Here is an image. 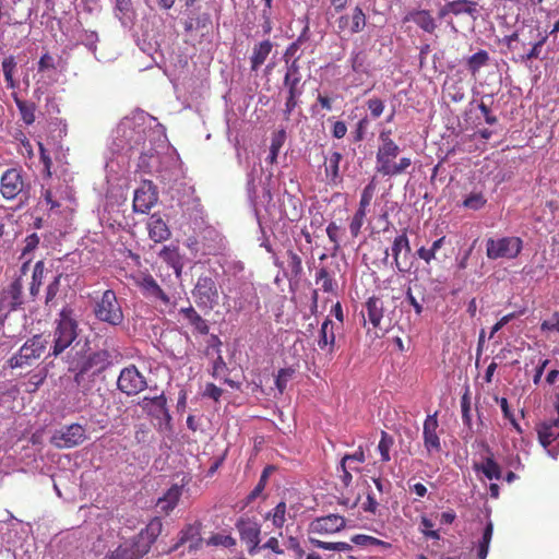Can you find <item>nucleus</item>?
Here are the masks:
<instances>
[{
  "label": "nucleus",
  "instance_id": "7ed1b4c3",
  "mask_svg": "<svg viewBox=\"0 0 559 559\" xmlns=\"http://www.w3.org/2000/svg\"><path fill=\"white\" fill-rule=\"evenodd\" d=\"M78 331L79 323L74 311L68 307L63 308L56 320L53 346L49 355L57 357L67 348L72 347L73 342L78 337Z\"/></svg>",
  "mask_w": 559,
  "mask_h": 559
},
{
  "label": "nucleus",
  "instance_id": "20e7f679",
  "mask_svg": "<svg viewBox=\"0 0 559 559\" xmlns=\"http://www.w3.org/2000/svg\"><path fill=\"white\" fill-rule=\"evenodd\" d=\"M94 314L99 321L114 326L122 323V308L114 290L107 289L103 293L102 297L95 302Z\"/></svg>",
  "mask_w": 559,
  "mask_h": 559
},
{
  "label": "nucleus",
  "instance_id": "72a5a7b5",
  "mask_svg": "<svg viewBox=\"0 0 559 559\" xmlns=\"http://www.w3.org/2000/svg\"><path fill=\"white\" fill-rule=\"evenodd\" d=\"M180 313L200 334L209 333V325L206 321L195 311L193 307L182 308L180 309Z\"/></svg>",
  "mask_w": 559,
  "mask_h": 559
},
{
  "label": "nucleus",
  "instance_id": "a19ab883",
  "mask_svg": "<svg viewBox=\"0 0 559 559\" xmlns=\"http://www.w3.org/2000/svg\"><path fill=\"white\" fill-rule=\"evenodd\" d=\"M487 203V198L481 191H472L468 193L462 202L463 207L478 211L483 209Z\"/></svg>",
  "mask_w": 559,
  "mask_h": 559
},
{
  "label": "nucleus",
  "instance_id": "ea45409f",
  "mask_svg": "<svg viewBox=\"0 0 559 559\" xmlns=\"http://www.w3.org/2000/svg\"><path fill=\"white\" fill-rule=\"evenodd\" d=\"M286 132L284 130H280L272 136L270 153L266 157V162L270 164H275L277 160L278 153L285 142Z\"/></svg>",
  "mask_w": 559,
  "mask_h": 559
},
{
  "label": "nucleus",
  "instance_id": "473e14b6",
  "mask_svg": "<svg viewBox=\"0 0 559 559\" xmlns=\"http://www.w3.org/2000/svg\"><path fill=\"white\" fill-rule=\"evenodd\" d=\"M474 468L476 472H481L490 480H499L502 476L501 467L491 456L485 457L480 464H475Z\"/></svg>",
  "mask_w": 559,
  "mask_h": 559
},
{
  "label": "nucleus",
  "instance_id": "c03bdc74",
  "mask_svg": "<svg viewBox=\"0 0 559 559\" xmlns=\"http://www.w3.org/2000/svg\"><path fill=\"white\" fill-rule=\"evenodd\" d=\"M394 444V438L385 431L381 432V439L378 443V451L381 455L382 462H389L391 460L390 451Z\"/></svg>",
  "mask_w": 559,
  "mask_h": 559
},
{
  "label": "nucleus",
  "instance_id": "9d476101",
  "mask_svg": "<svg viewBox=\"0 0 559 559\" xmlns=\"http://www.w3.org/2000/svg\"><path fill=\"white\" fill-rule=\"evenodd\" d=\"M118 389L128 396L135 395L147 388L145 377L134 365H130L120 371L117 380Z\"/></svg>",
  "mask_w": 559,
  "mask_h": 559
},
{
  "label": "nucleus",
  "instance_id": "338daca9",
  "mask_svg": "<svg viewBox=\"0 0 559 559\" xmlns=\"http://www.w3.org/2000/svg\"><path fill=\"white\" fill-rule=\"evenodd\" d=\"M348 464L344 463L343 460L340 462V466L337 467V472L340 473V479L345 488H348L353 481V476L350 473Z\"/></svg>",
  "mask_w": 559,
  "mask_h": 559
},
{
  "label": "nucleus",
  "instance_id": "aec40b11",
  "mask_svg": "<svg viewBox=\"0 0 559 559\" xmlns=\"http://www.w3.org/2000/svg\"><path fill=\"white\" fill-rule=\"evenodd\" d=\"M139 405L144 412L156 418L163 417L167 421L171 418L166 407V397L163 393L154 397L145 396L139 402Z\"/></svg>",
  "mask_w": 559,
  "mask_h": 559
},
{
  "label": "nucleus",
  "instance_id": "69168bd1",
  "mask_svg": "<svg viewBox=\"0 0 559 559\" xmlns=\"http://www.w3.org/2000/svg\"><path fill=\"white\" fill-rule=\"evenodd\" d=\"M193 539L200 540L199 531L197 527L189 525L186 530L181 532L179 542L174 546V549H177L180 545Z\"/></svg>",
  "mask_w": 559,
  "mask_h": 559
},
{
  "label": "nucleus",
  "instance_id": "052dcab7",
  "mask_svg": "<svg viewBox=\"0 0 559 559\" xmlns=\"http://www.w3.org/2000/svg\"><path fill=\"white\" fill-rule=\"evenodd\" d=\"M294 371L292 369H281L275 379V386L280 394H283L287 386V382L290 380Z\"/></svg>",
  "mask_w": 559,
  "mask_h": 559
},
{
  "label": "nucleus",
  "instance_id": "4c0bfd02",
  "mask_svg": "<svg viewBox=\"0 0 559 559\" xmlns=\"http://www.w3.org/2000/svg\"><path fill=\"white\" fill-rule=\"evenodd\" d=\"M44 277H45V263H44V261H38L34 265V270H33V274H32V283H31V287H29V294L33 298H36L38 296Z\"/></svg>",
  "mask_w": 559,
  "mask_h": 559
},
{
  "label": "nucleus",
  "instance_id": "6ab92c4d",
  "mask_svg": "<svg viewBox=\"0 0 559 559\" xmlns=\"http://www.w3.org/2000/svg\"><path fill=\"white\" fill-rule=\"evenodd\" d=\"M148 237L154 242H163L170 238L171 231L158 213L152 214L146 223Z\"/></svg>",
  "mask_w": 559,
  "mask_h": 559
},
{
  "label": "nucleus",
  "instance_id": "1a4fd4ad",
  "mask_svg": "<svg viewBox=\"0 0 559 559\" xmlns=\"http://www.w3.org/2000/svg\"><path fill=\"white\" fill-rule=\"evenodd\" d=\"M192 294L197 305L203 309L212 310L218 304V289L210 276H200Z\"/></svg>",
  "mask_w": 559,
  "mask_h": 559
},
{
  "label": "nucleus",
  "instance_id": "58836bf2",
  "mask_svg": "<svg viewBox=\"0 0 559 559\" xmlns=\"http://www.w3.org/2000/svg\"><path fill=\"white\" fill-rule=\"evenodd\" d=\"M287 506L284 501L278 502L266 515V520H271L276 528H282L286 522Z\"/></svg>",
  "mask_w": 559,
  "mask_h": 559
},
{
  "label": "nucleus",
  "instance_id": "9b49d317",
  "mask_svg": "<svg viewBox=\"0 0 559 559\" xmlns=\"http://www.w3.org/2000/svg\"><path fill=\"white\" fill-rule=\"evenodd\" d=\"M367 24V16L364 10L356 5L349 13H345L340 15L336 21V29L335 33L337 35L342 34H358L364 31Z\"/></svg>",
  "mask_w": 559,
  "mask_h": 559
},
{
  "label": "nucleus",
  "instance_id": "6e6d98bb",
  "mask_svg": "<svg viewBox=\"0 0 559 559\" xmlns=\"http://www.w3.org/2000/svg\"><path fill=\"white\" fill-rule=\"evenodd\" d=\"M62 274H57L53 280L48 284L46 289L45 304L49 305L56 298L59 293Z\"/></svg>",
  "mask_w": 559,
  "mask_h": 559
},
{
  "label": "nucleus",
  "instance_id": "cd10ccee",
  "mask_svg": "<svg viewBox=\"0 0 559 559\" xmlns=\"http://www.w3.org/2000/svg\"><path fill=\"white\" fill-rule=\"evenodd\" d=\"M159 258L174 269L177 276L181 274L183 262L177 246H165L158 253Z\"/></svg>",
  "mask_w": 559,
  "mask_h": 559
},
{
  "label": "nucleus",
  "instance_id": "a18cd8bd",
  "mask_svg": "<svg viewBox=\"0 0 559 559\" xmlns=\"http://www.w3.org/2000/svg\"><path fill=\"white\" fill-rule=\"evenodd\" d=\"M16 106L20 110L23 121L26 124H32L35 121V109L34 103L15 99Z\"/></svg>",
  "mask_w": 559,
  "mask_h": 559
},
{
  "label": "nucleus",
  "instance_id": "2eb2a0df",
  "mask_svg": "<svg viewBox=\"0 0 559 559\" xmlns=\"http://www.w3.org/2000/svg\"><path fill=\"white\" fill-rule=\"evenodd\" d=\"M135 283L144 297L152 299L153 301H159L164 305L170 304L169 296L160 288L151 274L143 273L139 275Z\"/></svg>",
  "mask_w": 559,
  "mask_h": 559
},
{
  "label": "nucleus",
  "instance_id": "4d7b16f0",
  "mask_svg": "<svg viewBox=\"0 0 559 559\" xmlns=\"http://www.w3.org/2000/svg\"><path fill=\"white\" fill-rule=\"evenodd\" d=\"M461 411L463 424L472 429L471 399L467 392L461 399Z\"/></svg>",
  "mask_w": 559,
  "mask_h": 559
},
{
  "label": "nucleus",
  "instance_id": "603ef678",
  "mask_svg": "<svg viewBox=\"0 0 559 559\" xmlns=\"http://www.w3.org/2000/svg\"><path fill=\"white\" fill-rule=\"evenodd\" d=\"M270 469H271V467H266L262 472L258 484L255 485V487L252 489V491L247 497V504H249L252 501H254L262 493V491L264 490L266 481H267V478H269V471Z\"/></svg>",
  "mask_w": 559,
  "mask_h": 559
},
{
  "label": "nucleus",
  "instance_id": "393cba45",
  "mask_svg": "<svg viewBox=\"0 0 559 559\" xmlns=\"http://www.w3.org/2000/svg\"><path fill=\"white\" fill-rule=\"evenodd\" d=\"M163 530V523L158 518H154L145 528L135 536L141 545H146L147 551H150L152 545L155 543Z\"/></svg>",
  "mask_w": 559,
  "mask_h": 559
},
{
  "label": "nucleus",
  "instance_id": "412c9836",
  "mask_svg": "<svg viewBox=\"0 0 559 559\" xmlns=\"http://www.w3.org/2000/svg\"><path fill=\"white\" fill-rule=\"evenodd\" d=\"M147 552L146 545H141L134 537L131 543H126L117 547L111 552L109 559H141Z\"/></svg>",
  "mask_w": 559,
  "mask_h": 559
},
{
  "label": "nucleus",
  "instance_id": "7c9ffc66",
  "mask_svg": "<svg viewBox=\"0 0 559 559\" xmlns=\"http://www.w3.org/2000/svg\"><path fill=\"white\" fill-rule=\"evenodd\" d=\"M403 250L406 253L411 252L409 240L405 233L395 237L393 240V245H392V255H393L394 264H395V267L400 272H406L408 270L406 267H403L402 263L400 262V254Z\"/></svg>",
  "mask_w": 559,
  "mask_h": 559
},
{
  "label": "nucleus",
  "instance_id": "c756f323",
  "mask_svg": "<svg viewBox=\"0 0 559 559\" xmlns=\"http://www.w3.org/2000/svg\"><path fill=\"white\" fill-rule=\"evenodd\" d=\"M181 497V487L178 485L171 486L166 493L158 499L156 506L160 511L168 513L175 509Z\"/></svg>",
  "mask_w": 559,
  "mask_h": 559
},
{
  "label": "nucleus",
  "instance_id": "bf43d9fd",
  "mask_svg": "<svg viewBox=\"0 0 559 559\" xmlns=\"http://www.w3.org/2000/svg\"><path fill=\"white\" fill-rule=\"evenodd\" d=\"M288 270L290 271L292 275L295 277L299 276L302 272V263L301 258L293 252H288V260H287Z\"/></svg>",
  "mask_w": 559,
  "mask_h": 559
},
{
  "label": "nucleus",
  "instance_id": "f8f14e48",
  "mask_svg": "<svg viewBox=\"0 0 559 559\" xmlns=\"http://www.w3.org/2000/svg\"><path fill=\"white\" fill-rule=\"evenodd\" d=\"M236 528L239 532L240 539L246 543L248 552L252 556L257 555L260 550V524L251 519L240 518L236 522Z\"/></svg>",
  "mask_w": 559,
  "mask_h": 559
},
{
  "label": "nucleus",
  "instance_id": "5701e85b",
  "mask_svg": "<svg viewBox=\"0 0 559 559\" xmlns=\"http://www.w3.org/2000/svg\"><path fill=\"white\" fill-rule=\"evenodd\" d=\"M405 22H414L424 32L432 34L437 28V22L428 10H414L405 17Z\"/></svg>",
  "mask_w": 559,
  "mask_h": 559
},
{
  "label": "nucleus",
  "instance_id": "09e8293b",
  "mask_svg": "<svg viewBox=\"0 0 559 559\" xmlns=\"http://www.w3.org/2000/svg\"><path fill=\"white\" fill-rule=\"evenodd\" d=\"M316 283L321 285V289L325 293H332L334 290L335 282L330 276L325 267H321L316 274Z\"/></svg>",
  "mask_w": 559,
  "mask_h": 559
},
{
  "label": "nucleus",
  "instance_id": "6e6552de",
  "mask_svg": "<svg viewBox=\"0 0 559 559\" xmlns=\"http://www.w3.org/2000/svg\"><path fill=\"white\" fill-rule=\"evenodd\" d=\"M25 187L21 169L9 168L1 176L0 192L7 200H13L19 195L27 200L28 197Z\"/></svg>",
  "mask_w": 559,
  "mask_h": 559
},
{
  "label": "nucleus",
  "instance_id": "f3484780",
  "mask_svg": "<svg viewBox=\"0 0 559 559\" xmlns=\"http://www.w3.org/2000/svg\"><path fill=\"white\" fill-rule=\"evenodd\" d=\"M555 407L557 411V417L540 423L536 430L538 435L539 443L548 450V447L559 437V396L556 400Z\"/></svg>",
  "mask_w": 559,
  "mask_h": 559
},
{
  "label": "nucleus",
  "instance_id": "f257e3e1",
  "mask_svg": "<svg viewBox=\"0 0 559 559\" xmlns=\"http://www.w3.org/2000/svg\"><path fill=\"white\" fill-rule=\"evenodd\" d=\"M155 123L150 115L140 112L132 118H124L116 128L112 144L110 146L112 157L106 163L109 171H115V165L123 167L129 158L139 153L138 167L143 173L158 170L159 151L166 148L167 140L162 129L148 130L143 124Z\"/></svg>",
  "mask_w": 559,
  "mask_h": 559
},
{
  "label": "nucleus",
  "instance_id": "5fc2aeb1",
  "mask_svg": "<svg viewBox=\"0 0 559 559\" xmlns=\"http://www.w3.org/2000/svg\"><path fill=\"white\" fill-rule=\"evenodd\" d=\"M374 191H376V185H374V181L372 180L364 188V190L361 192L358 210H362V211L367 212V207L371 203Z\"/></svg>",
  "mask_w": 559,
  "mask_h": 559
},
{
  "label": "nucleus",
  "instance_id": "bb28decb",
  "mask_svg": "<svg viewBox=\"0 0 559 559\" xmlns=\"http://www.w3.org/2000/svg\"><path fill=\"white\" fill-rule=\"evenodd\" d=\"M301 81L300 67L298 59H295L287 67V71L284 76V86L288 93L302 94V87L299 85Z\"/></svg>",
  "mask_w": 559,
  "mask_h": 559
},
{
  "label": "nucleus",
  "instance_id": "a878e982",
  "mask_svg": "<svg viewBox=\"0 0 559 559\" xmlns=\"http://www.w3.org/2000/svg\"><path fill=\"white\" fill-rule=\"evenodd\" d=\"M318 346L321 350H326L328 353H333L335 347V333L333 321L330 318H326L319 331Z\"/></svg>",
  "mask_w": 559,
  "mask_h": 559
},
{
  "label": "nucleus",
  "instance_id": "c85d7f7f",
  "mask_svg": "<svg viewBox=\"0 0 559 559\" xmlns=\"http://www.w3.org/2000/svg\"><path fill=\"white\" fill-rule=\"evenodd\" d=\"M366 314L373 328H378L383 318V301L379 297H370L365 304Z\"/></svg>",
  "mask_w": 559,
  "mask_h": 559
},
{
  "label": "nucleus",
  "instance_id": "c9c22d12",
  "mask_svg": "<svg viewBox=\"0 0 559 559\" xmlns=\"http://www.w3.org/2000/svg\"><path fill=\"white\" fill-rule=\"evenodd\" d=\"M493 534V524L491 521H488L485 525L481 537L477 542L476 550L478 559H486L489 550V545Z\"/></svg>",
  "mask_w": 559,
  "mask_h": 559
},
{
  "label": "nucleus",
  "instance_id": "a211bd4d",
  "mask_svg": "<svg viewBox=\"0 0 559 559\" xmlns=\"http://www.w3.org/2000/svg\"><path fill=\"white\" fill-rule=\"evenodd\" d=\"M247 193L250 200L251 205L254 211L258 213L259 207L267 209L270 204L273 202V194L271 192V188L269 186H264L260 195L257 194V189L254 185L253 174H248L247 179Z\"/></svg>",
  "mask_w": 559,
  "mask_h": 559
},
{
  "label": "nucleus",
  "instance_id": "2f4dec72",
  "mask_svg": "<svg viewBox=\"0 0 559 559\" xmlns=\"http://www.w3.org/2000/svg\"><path fill=\"white\" fill-rule=\"evenodd\" d=\"M272 47L273 45L269 39L263 40L254 46L252 56L250 58L252 71H257L264 63L272 50Z\"/></svg>",
  "mask_w": 559,
  "mask_h": 559
},
{
  "label": "nucleus",
  "instance_id": "b1692460",
  "mask_svg": "<svg viewBox=\"0 0 559 559\" xmlns=\"http://www.w3.org/2000/svg\"><path fill=\"white\" fill-rule=\"evenodd\" d=\"M342 159L343 155L340 152H333L329 158H325L324 174L330 186H337L342 182L340 174V163Z\"/></svg>",
  "mask_w": 559,
  "mask_h": 559
},
{
  "label": "nucleus",
  "instance_id": "13d9d810",
  "mask_svg": "<svg viewBox=\"0 0 559 559\" xmlns=\"http://www.w3.org/2000/svg\"><path fill=\"white\" fill-rule=\"evenodd\" d=\"M367 212L362 210H357L354 214L352 222L349 224V231L353 237H357L360 233V229L364 225V219L366 217Z\"/></svg>",
  "mask_w": 559,
  "mask_h": 559
},
{
  "label": "nucleus",
  "instance_id": "864d4df0",
  "mask_svg": "<svg viewBox=\"0 0 559 559\" xmlns=\"http://www.w3.org/2000/svg\"><path fill=\"white\" fill-rule=\"evenodd\" d=\"M344 463L348 464L349 469L359 471V467L356 464L364 463L366 461L365 452L361 449V447L358 448V450L353 454H346L342 457Z\"/></svg>",
  "mask_w": 559,
  "mask_h": 559
},
{
  "label": "nucleus",
  "instance_id": "f03ea898",
  "mask_svg": "<svg viewBox=\"0 0 559 559\" xmlns=\"http://www.w3.org/2000/svg\"><path fill=\"white\" fill-rule=\"evenodd\" d=\"M68 371L73 373L74 382L81 386L86 374L95 376L109 365L106 350L90 352L87 344H74L67 353Z\"/></svg>",
  "mask_w": 559,
  "mask_h": 559
},
{
  "label": "nucleus",
  "instance_id": "49530a36",
  "mask_svg": "<svg viewBox=\"0 0 559 559\" xmlns=\"http://www.w3.org/2000/svg\"><path fill=\"white\" fill-rule=\"evenodd\" d=\"M349 62H350V67L354 72L367 73V71H368L367 55L364 51H361V50L353 51Z\"/></svg>",
  "mask_w": 559,
  "mask_h": 559
},
{
  "label": "nucleus",
  "instance_id": "de8ad7c7",
  "mask_svg": "<svg viewBox=\"0 0 559 559\" xmlns=\"http://www.w3.org/2000/svg\"><path fill=\"white\" fill-rule=\"evenodd\" d=\"M41 198L49 205L50 210L57 209L60 206L61 195L58 189L45 186L41 187Z\"/></svg>",
  "mask_w": 559,
  "mask_h": 559
},
{
  "label": "nucleus",
  "instance_id": "680f3d73",
  "mask_svg": "<svg viewBox=\"0 0 559 559\" xmlns=\"http://www.w3.org/2000/svg\"><path fill=\"white\" fill-rule=\"evenodd\" d=\"M15 68V62L13 58H7L2 61V70L4 74L5 82L8 84V87L13 88L14 87V80H13V71Z\"/></svg>",
  "mask_w": 559,
  "mask_h": 559
},
{
  "label": "nucleus",
  "instance_id": "79ce46f5",
  "mask_svg": "<svg viewBox=\"0 0 559 559\" xmlns=\"http://www.w3.org/2000/svg\"><path fill=\"white\" fill-rule=\"evenodd\" d=\"M352 543L357 546H378L383 549H389L391 547V544L381 539H378L376 537L365 535V534H357L352 537Z\"/></svg>",
  "mask_w": 559,
  "mask_h": 559
},
{
  "label": "nucleus",
  "instance_id": "dca6fc26",
  "mask_svg": "<svg viewBox=\"0 0 559 559\" xmlns=\"http://www.w3.org/2000/svg\"><path fill=\"white\" fill-rule=\"evenodd\" d=\"M438 418L437 413L432 415H428L424 421L423 427V439L424 447L427 450L428 454L438 453L441 451V441L439 435L437 433L438 429Z\"/></svg>",
  "mask_w": 559,
  "mask_h": 559
},
{
  "label": "nucleus",
  "instance_id": "0e129e2a",
  "mask_svg": "<svg viewBox=\"0 0 559 559\" xmlns=\"http://www.w3.org/2000/svg\"><path fill=\"white\" fill-rule=\"evenodd\" d=\"M433 525L435 524L430 519H428L426 516H423L420 519L421 533L428 538L439 539L440 535H439L438 531L432 530Z\"/></svg>",
  "mask_w": 559,
  "mask_h": 559
},
{
  "label": "nucleus",
  "instance_id": "4be33fe9",
  "mask_svg": "<svg viewBox=\"0 0 559 559\" xmlns=\"http://www.w3.org/2000/svg\"><path fill=\"white\" fill-rule=\"evenodd\" d=\"M399 153H400V147L395 142L380 144L378 147V151H377V155H376L377 171L379 174L383 175V173L393 163V159L396 158Z\"/></svg>",
  "mask_w": 559,
  "mask_h": 559
},
{
  "label": "nucleus",
  "instance_id": "e433bc0d",
  "mask_svg": "<svg viewBox=\"0 0 559 559\" xmlns=\"http://www.w3.org/2000/svg\"><path fill=\"white\" fill-rule=\"evenodd\" d=\"M489 53L486 50H479L466 59V69L475 76L479 70L489 62Z\"/></svg>",
  "mask_w": 559,
  "mask_h": 559
},
{
  "label": "nucleus",
  "instance_id": "e2e57ef3",
  "mask_svg": "<svg viewBox=\"0 0 559 559\" xmlns=\"http://www.w3.org/2000/svg\"><path fill=\"white\" fill-rule=\"evenodd\" d=\"M39 240V236L36 233L28 235L24 240L25 245L21 258H26L31 254L38 247Z\"/></svg>",
  "mask_w": 559,
  "mask_h": 559
},
{
  "label": "nucleus",
  "instance_id": "ddd939ff",
  "mask_svg": "<svg viewBox=\"0 0 559 559\" xmlns=\"http://www.w3.org/2000/svg\"><path fill=\"white\" fill-rule=\"evenodd\" d=\"M157 200L158 193L155 186L151 181L144 180L134 191L133 211L141 214L148 213Z\"/></svg>",
  "mask_w": 559,
  "mask_h": 559
},
{
  "label": "nucleus",
  "instance_id": "39448f33",
  "mask_svg": "<svg viewBox=\"0 0 559 559\" xmlns=\"http://www.w3.org/2000/svg\"><path fill=\"white\" fill-rule=\"evenodd\" d=\"M47 344L48 342L41 335H34L28 338L19 352L10 358L11 368L31 366L45 353Z\"/></svg>",
  "mask_w": 559,
  "mask_h": 559
},
{
  "label": "nucleus",
  "instance_id": "f704fd0d",
  "mask_svg": "<svg viewBox=\"0 0 559 559\" xmlns=\"http://www.w3.org/2000/svg\"><path fill=\"white\" fill-rule=\"evenodd\" d=\"M451 7H449L452 10L453 15H462L467 14L469 15L474 21L477 19L478 15V4L475 1L469 0H453L450 1Z\"/></svg>",
  "mask_w": 559,
  "mask_h": 559
},
{
  "label": "nucleus",
  "instance_id": "3c124183",
  "mask_svg": "<svg viewBox=\"0 0 559 559\" xmlns=\"http://www.w3.org/2000/svg\"><path fill=\"white\" fill-rule=\"evenodd\" d=\"M206 543L211 546H223L225 548H231L236 545V539L231 535L218 533L212 535Z\"/></svg>",
  "mask_w": 559,
  "mask_h": 559
},
{
  "label": "nucleus",
  "instance_id": "8fccbe9b",
  "mask_svg": "<svg viewBox=\"0 0 559 559\" xmlns=\"http://www.w3.org/2000/svg\"><path fill=\"white\" fill-rule=\"evenodd\" d=\"M412 165V159L408 157H402L397 163H392L390 167L383 173V176L394 177L401 175L407 170Z\"/></svg>",
  "mask_w": 559,
  "mask_h": 559
},
{
  "label": "nucleus",
  "instance_id": "4468645a",
  "mask_svg": "<svg viewBox=\"0 0 559 559\" xmlns=\"http://www.w3.org/2000/svg\"><path fill=\"white\" fill-rule=\"evenodd\" d=\"M346 526V520L338 514H329L316 518L309 524V532L320 535H329L343 531Z\"/></svg>",
  "mask_w": 559,
  "mask_h": 559
},
{
  "label": "nucleus",
  "instance_id": "0eeeda50",
  "mask_svg": "<svg viewBox=\"0 0 559 559\" xmlns=\"http://www.w3.org/2000/svg\"><path fill=\"white\" fill-rule=\"evenodd\" d=\"M86 429L80 424L63 426L53 431L50 442L58 449H71L86 440Z\"/></svg>",
  "mask_w": 559,
  "mask_h": 559
},
{
  "label": "nucleus",
  "instance_id": "774afa93",
  "mask_svg": "<svg viewBox=\"0 0 559 559\" xmlns=\"http://www.w3.org/2000/svg\"><path fill=\"white\" fill-rule=\"evenodd\" d=\"M367 107L370 111V115L373 119L379 118L384 110V103L379 98H370L367 102Z\"/></svg>",
  "mask_w": 559,
  "mask_h": 559
},
{
  "label": "nucleus",
  "instance_id": "37998d69",
  "mask_svg": "<svg viewBox=\"0 0 559 559\" xmlns=\"http://www.w3.org/2000/svg\"><path fill=\"white\" fill-rule=\"evenodd\" d=\"M115 7L114 12L115 16L121 21V23H126L127 19H130L131 13L133 12L132 1L131 0H114Z\"/></svg>",
  "mask_w": 559,
  "mask_h": 559
},
{
  "label": "nucleus",
  "instance_id": "423d86ee",
  "mask_svg": "<svg viewBox=\"0 0 559 559\" xmlns=\"http://www.w3.org/2000/svg\"><path fill=\"white\" fill-rule=\"evenodd\" d=\"M522 247L523 241L519 237L489 238L486 242V254L490 260H511L520 254Z\"/></svg>",
  "mask_w": 559,
  "mask_h": 559
}]
</instances>
